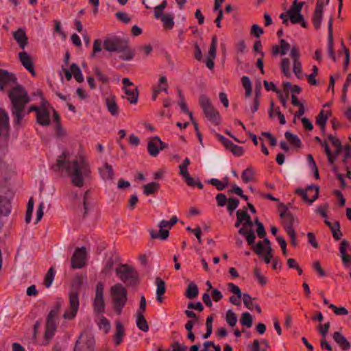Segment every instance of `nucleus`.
Returning <instances> with one entry per match:
<instances>
[{"label":"nucleus","mask_w":351,"mask_h":351,"mask_svg":"<svg viewBox=\"0 0 351 351\" xmlns=\"http://www.w3.org/2000/svg\"><path fill=\"white\" fill-rule=\"evenodd\" d=\"M125 335L124 328L120 321L116 322V332L114 336V343L119 346L123 341Z\"/></svg>","instance_id":"obj_28"},{"label":"nucleus","mask_w":351,"mask_h":351,"mask_svg":"<svg viewBox=\"0 0 351 351\" xmlns=\"http://www.w3.org/2000/svg\"><path fill=\"white\" fill-rule=\"evenodd\" d=\"M125 93L128 97L127 99L130 101V104H135L138 102V91L137 87H135L132 89L130 88H127L124 89Z\"/></svg>","instance_id":"obj_31"},{"label":"nucleus","mask_w":351,"mask_h":351,"mask_svg":"<svg viewBox=\"0 0 351 351\" xmlns=\"http://www.w3.org/2000/svg\"><path fill=\"white\" fill-rule=\"evenodd\" d=\"M243 88L245 90V97H250L252 94V84L247 76H243L241 78Z\"/></svg>","instance_id":"obj_42"},{"label":"nucleus","mask_w":351,"mask_h":351,"mask_svg":"<svg viewBox=\"0 0 351 351\" xmlns=\"http://www.w3.org/2000/svg\"><path fill=\"white\" fill-rule=\"evenodd\" d=\"M281 70L283 74L289 77L291 75L290 60L288 58H283L281 61Z\"/></svg>","instance_id":"obj_45"},{"label":"nucleus","mask_w":351,"mask_h":351,"mask_svg":"<svg viewBox=\"0 0 351 351\" xmlns=\"http://www.w3.org/2000/svg\"><path fill=\"white\" fill-rule=\"evenodd\" d=\"M191 164L190 160L186 158L184 162L179 165L180 175L184 179L186 184L189 186H195V181L189 175L188 172V167Z\"/></svg>","instance_id":"obj_19"},{"label":"nucleus","mask_w":351,"mask_h":351,"mask_svg":"<svg viewBox=\"0 0 351 351\" xmlns=\"http://www.w3.org/2000/svg\"><path fill=\"white\" fill-rule=\"evenodd\" d=\"M230 151L236 156H241L243 153L244 150L243 147L239 146L237 145L233 144L232 147H230Z\"/></svg>","instance_id":"obj_54"},{"label":"nucleus","mask_w":351,"mask_h":351,"mask_svg":"<svg viewBox=\"0 0 351 351\" xmlns=\"http://www.w3.org/2000/svg\"><path fill=\"white\" fill-rule=\"evenodd\" d=\"M117 18L123 23H129L131 21L130 17L128 14L123 12H118L115 14Z\"/></svg>","instance_id":"obj_52"},{"label":"nucleus","mask_w":351,"mask_h":351,"mask_svg":"<svg viewBox=\"0 0 351 351\" xmlns=\"http://www.w3.org/2000/svg\"><path fill=\"white\" fill-rule=\"evenodd\" d=\"M349 247L350 243L347 241L343 240L341 242L339 251L342 258L343 264L346 267H348V265L351 263V256L346 254V250L348 249L349 250Z\"/></svg>","instance_id":"obj_23"},{"label":"nucleus","mask_w":351,"mask_h":351,"mask_svg":"<svg viewBox=\"0 0 351 351\" xmlns=\"http://www.w3.org/2000/svg\"><path fill=\"white\" fill-rule=\"evenodd\" d=\"M293 71L294 73L295 74V75L298 78L301 77L300 74L302 73V64H301V62H300V60L293 61Z\"/></svg>","instance_id":"obj_63"},{"label":"nucleus","mask_w":351,"mask_h":351,"mask_svg":"<svg viewBox=\"0 0 351 351\" xmlns=\"http://www.w3.org/2000/svg\"><path fill=\"white\" fill-rule=\"evenodd\" d=\"M136 326L143 332L149 330V325L143 314H136Z\"/></svg>","instance_id":"obj_36"},{"label":"nucleus","mask_w":351,"mask_h":351,"mask_svg":"<svg viewBox=\"0 0 351 351\" xmlns=\"http://www.w3.org/2000/svg\"><path fill=\"white\" fill-rule=\"evenodd\" d=\"M294 222V217L291 213H289L287 217L284 219V227L286 232H289V230H294L293 228Z\"/></svg>","instance_id":"obj_40"},{"label":"nucleus","mask_w":351,"mask_h":351,"mask_svg":"<svg viewBox=\"0 0 351 351\" xmlns=\"http://www.w3.org/2000/svg\"><path fill=\"white\" fill-rule=\"evenodd\" d=\"M226 320L229 326L233 327L237 322V315L232 310H228L226 312Z\"/></svg>","instance_id":"obj_43"},{"label":"nucleus","mask_w":351,"mask_h":351,"mask_svg":"<svg viewBox=\"0 0 351 351\" xmlns=\"http://www.w3.org/2000/svg\"><path fill=\"white\" fill-rule=\"evenodd\" d=\"M250 32L255 37L259 38L263 34V29L259 25L254 24L252 26Z\"/></svg>","instance_id":"obj_56"},{"label":"nucleus","mask_w":351,"mask_h":351,"mask_svg":"<svg viewBox=\"0 0 351 351\" xmlns=\"http://www.w3.org/2000/svg\"><path fill=\"white\" fill-rule=\"evenodd\" d=\"M332 18L330 17L328 21V52L329 57L334 61L336 62V57L334 52V40H333V33H332Z\"/></svg>","instance_id":"obj_20"},{"label":"nucleus","mask_w":351,"mask_h":351,"mask_svg":"<svg viewBox=\"0 0 351 351\" xmlns=\"http://www.w3.org/2000/svg\"><path fill=\"white\" fill-rule=\"evenodd\" d=\"M303 5V2L298 3L297 0H295L291 8L287 11V14L289 15L292 23H300L302 27L306 28L308 23L304 21V16L301 14Z\"/></svg>","instance_id":"obj_12"},{"label":"nucleus","mask_w":351,"mask_h":351,"mask_svg":"<svg viewBox=\"0 0 351 351\" xmlns=\"http://www.w3.org/2000/svg\"><path fill=\"white\" fill-rule=\"evenodd\" d=\"M328 208V204H325L324 205L319 206L315 212L317 214L321 215L322 217L326 218L327 217V213L326 210Z\"/></svg>","instance_id":"obj_61"},{"label":"nucleus","mask_w":351,"mask_h":351,"mask_svg":"<svg viewBox=\"0 0 351 351\" xmlns=\"http://www.w3.org/2000/svg\"><path fill=\"white\" fill-rule=\"evenodd\" d=\"M330 322H327L324 324V325L319 326V332L320 335L322 337V339H326V335L328 332V330L330 328Z\"/></svg>","instance_id":"obj_62"},{"label":"nucleus","mask_w":351,"mask_h":351,"mask_svg":"<svg viewBox=\"0 0 351 351\" xmlns=\"http://www.w3.org/2000/svg\"><path fill=\"white\" fill-rule=\"evenodd\" d=\"M329 308L334 311V313L337 315H346L348 314V311L343 306L337 307L335 305L330 304Z\"/></svg>","instance_id":"obj_50"},{"label":"nucleus","mask_w":351,"mask_h":351,"mask_svg":"<svg viewBox=\"0 0 351 351\" xmlns=\"http://www.w3.org/2000/svg\"><path fill=\"white\" fill-rule=\"evenodd\" d=\"M331 114V112L330 110L325 111L324 110H321L316 117V124L321 128L322 131L325 130V127L327 123V121L329 118V116Z\"/></svg>","instance_id":"obj_26"},{"label":"nucleus","mask_w":351,"mask_h":351,"mask_svg":"<svg viewBox=\"0 0 351 351\" xmlns=\"http://www.w3.org/2000/svg\"><path fill=\"white\" fill-rule=\"evenodd\" d=\"M228 290L236 295H238L239 297H241L243 295L240 288L237 285L230 282L228 284Z\"/></svg>","instance_id":"obj_55"},{"label":"nucleus","mask_w":351,"mask_h":351,"mask_svg":"<svg viewBox=\"0 0 351 351\" xmlns=\"http://www.w3.org/2000/svg\"><path fill=\"white\" fill-rule=\"evenodd\" d=\"M13 37L20 47L23 49H25L28 40L25 32L23 29L19 28L13 33Z\"/></svg>","instance_id":"obj_24"},{"label":"nucleus","mask_w":351,"mask_h":351,"mask_svg":"<svg viewBox=\"0 0 351 351\" xmlns=\"http://www.w3.org/2000/svg\"><path fill=\"white\" fill-rule=\"evenodd\" d=\"M208 183L215 186L219 191H222L227 186V184L223 183V182L217 178H211L210 180H208Z\"/></svg>","instance_id":"obj_48"},{"label":"nucleus","mask_w":351,"mask_h":351,"mask_svg":"<svg viewBox=\"0 0 351 351\" xmlns=\"http://www.w3.org/2000/svg\"><path fill=\"white\" fill-rule=\"evenodd\" d=\"M167 80L165 76H161L158 82V88L160 91L167 93Z\"/></svg>","instance_id":"obj_53"},{"label":"nucleus","mask_w":351,"mask_h":351,"mask_svg":"<svg viewBox=\"0 0 351 351\" xmlns=\"http://www.w3.org/2000/svg\"><path fill=\"white\" fill-rule=\"evenodd\" d=\"M332 338L342 351H347L351 348L350 343L340 332H335Z\"/></svg>","instance_id":"obj_22"},{"label":"nucleus","mask_w":351,"mask_h":351,"mask_svg":"<svg viewBox=\"0 0 351 351\" xmlns=\"http://www.w3.org/2000/svg\"><path fill=\"white\" fill-rule=\"evenodd\" d=\"M70 154L67 151L58 156L56 163L53 166L55 171H64L71 178V182L75 186L81 188L84 184V180L90 177L91 169L87 159L80 156L70 161Z\"/></svg>","instance_id":"obj_1"},{"label":"nucleus","mask_w":351,"mask_h":351,"mask_svg":"<svg viewBox=\"0 0 351 351\" xmlns=\"http://www.w3.org/2000/svg\"><path fill=\"white\" fill-rule=\"evenodd\" d=\"M17 85L16 75L7 70L0 69V90H4Z\"/></svg>","instance_id":"obj_15"},{"label":"nucleus","mask_w":351,"mask_h":351,"mask_svg":"<svg viewBox=\"0 0 351 351\" xmlns=\"http://www.w3.org/2000/svg\"><path fill=\"white\" fill-rule=\"evenodd\" d=\"M108 110L112 116H117L119 114V107L113 97L107 98L106 100Z\"/></svg>","instance_id":"obj_35"},{"label":"nucleus","mask_w":351,"mask_h":351,"mask_svg":"<svg viewBox=\"0 0 351 351\" xmlns=\"http://www.w3.org/2000/svg\"><path fill=\"white\" fill-rule=\"evenodd\" d=\"M84 276L76 275L71 283V289L69 293V308L63 314V317L68 319H73L79 308V292L83 283Z\"/></svg>","instance_id":"obj_3"},{"label":"nucleus","mask_w":351,"mask_h":351,"mask_svg":"<svg viewBox=\"0 0 351 351\" xmlns=\"http://www.w3.org/2000/svg\"><path fill=\"white\" fill-rule=\"evenodd\" d=\"M199 106L207 119L215 125L220 122V115L218 111L213 107L210 99L205 95H202L199 99Z\"/></svg>","instance_id":"obj_7"},{"label":"nucleus","mask_w":351,"mask_h":351,"mask_svg":"<svg viewBox=\"0 0 351 351\" xmlns=\"http://www.w3.org/2000/svg\"><path fill=\"white\" fill-rule=\"evenodd\" d=\"M323 14L315 12L313 13L312 17V23L316 29H319L321 27L322 21Z\"/></svg>","instance_id":"obj_46"},{"label":"nucleus","mask_w":351,"mask_h":351,"mask_svg":"<svg viewBox=\"0 0 351 351\" xmlns=\"http://www.w3.org/2000/svg\"><path fill=\"white\" fill-rule=\"evenodd\" d=\"M254 275L257 280H258L259 283L261 285H265L267 283L266 278L261 274L260 269L258 267L254 268Z\"/></svg>","instance_id":"obj_59"},{"label":"nucleus","mask_w":351,"mask_h":351,"mask_svg":"<svg viewBox=\"0 0 351 351\" xmlns=\"http://www.w3.org/2000/svg\"><path fill=\"white\" fill-rule=\"evenodd\" d=\"M155 283L156 285V300L159 303H162V295L166 291L165 282L160 277H157Z\"/></svg>","instance_id":"obj_25"},{"label":"nucleus","mask_w":351,"mask_h":351,"mask_svg":"<svg viewBox=\"0 0 351 351\" xmlns=\"http://www.w3.org/2000/svg\"><path fill=\"white\" fill-rule=\"evenodd\" d=\"M103 45L107 51L122 52L127 49L128 43L117 36L111 35L105 38Z\"/></svg>","instance_id":"obj_8"},{"label":"nucleus","mask_w":351,"mask_h":351,"mask_svg":"<svg viewBox=\"0 0 351 351\" xmlns=\"http://www.w3.org/2000/svg\"><path fill=\"white\" fill-rule=\"evenodd\" d=\"M8 95L11 101L10 112L13 117V123L15 127H21L27 114L25 106L30 102V97L25 88L19 84L11 88Z\"/></svg>","instance_id":"obj_2"},{"label":"nucleus","mask_w":351,"mask_h":351,"mask_svg":"<svg viewBox=\"0 0 351 351\" xmlns=\"http://www.w3.org/2000/svg\"><path fill=\"white\" fill-rule=\"evenodd\" d=\"M95 341L88 331L82 332L75 342L73 351H94Z\"/></svg>","instance_id":"obj_9"},{"label":"nucleus","mask_w":351,"mask_h":351,"mask_svg":"<svg viewBox=\"0 0 351 351\" xmlns=\"http://www.w3.org/2000/svg\"><path fill=\"white\" fill-rule=\"evenodd\" d=\"M239 204V199L234 197H230L227 202V210L232 213L238 207Z\"/></svg>","instance_id":"obj_47"},{"label":"nucleus","mask_w":351,"mask_h":351,"mask_svg":"<svg viewBox=\"0 0 351 351\" xmlns=\"http://www.w3.org/2000/svg\"><path fill=\"white\" fill-rule=\"evenodd\" d=\"M60 308V304H57L48 314L46 320L45 334L43 337L44 345H48L55 335V332L57 328L55 318L58 314Z\"/></svg>","instance_id":"obj_6"},{"label":"nucleus","mask_w":351,"mask_h":351,"mask_svg":"<svg viewBox=\"0 0 351 351\" xmlns=\"http://www.w3.org/2000/svg\"><path fill=\"white\" fill-rule=\"evenodd\" d=\"M104 289L103 283L101 282H99L96 285L95 296L93 304L94 311L99 314H101L105 311Z\"/></svg>","instance_id":"obj_14"},{"label":"nucleus","mask_w":351,"mask_h":351,"mask_svg":"<svg viewBox=\"0 0 351 351\" xmlns=\"http://www.w3.org/2000/svg\"><path fill=\"white\" fill-rule=\"evenodd\" d=\"M236 215L237 218L243 223L249 215L246 209L238 210L236 213Z\"/></svg>","instance_id":"obj_64"},{"label":"nucleus","mask_w":351,"mask_h":351,"mask_svg":"<svg viewBox=\"0 0 351 351\" xmlns=\"http://www.w3.org/2000/svg\"><path fill=\"white\" fill-rule=\"evenodd\" d=\"M226 196L223 193H219L216 196V201L217 202L218 206L223 207L228 202Z\"/></svg>","instance_id":"obj_57"},{"label":"nucleus","mask_w":351,"mask_h":351,"mask_svg":"<svg viewBox=\"0 0 351 351\" xmlns=\"http://www.w3.org/2000/svg\"><path fill=\"white\" fill-rule=\"evenodd\" d=\"M254 172L252 167L245 169L241 173V179L245 183H248L253 180Z\"/></svg>","instance_id":"obj_39"},{"label":"nucleus","mask_w":351,"mask_h":351,"mask_svg":"<svg viewBox=\"0 0 351 351\" xmlns=\"http://www.w3.org/2000/svg\"><path fill=\"white\" fill-rule=\"evenodd\" d=\"M113 266H114V261H113L112 258H109L107 260V261L104 265V267L102 269L101 273L103 274H104L105 276L110 274Z\"/></svg>","instance_id":"obj_51"},{"label":"nucleus","mask_w":351,"mask_h":351,"mask_svg":"<svg viewBox=\"0 0 351 351\" xmlns=\"http://www.w3.org/2000/svg\"><path fill=\"white\" fill-rule=\"evenodd\" d=\"M178 221V219L176 216H173L170 221L162 220L159 223L160 230L158 232L154 230H149L151 238L153 239H160L161 240H166L169 235V232L168 230L164 228H168L170 229Z\"/></svg>","instance_id":"obj_11"},{"label":"nucleus","mask_w":351,"mask_h":351,"mask_svg":"<svg viewBox=\"0 0 351 351\" xmlns=\"http://www.w3.org/2000/svg\"><path fill=\"white\" fill-rule=\"evenodd\" d=\"M94 74L99 82L106 84L108 82V77L104 74L98 67L94 69Z\"/></svg>","instance_id":"obj_49"},{"label":"nucleus","mask_w":351,"mask_h":351,"mask_svg":"<svg viewBox=\"0 0 351 351\" xmlns=\"http://www.w3.org/2000/svg\"><path fill=\"white\" fill-rule=\"evenodd\" d=\"M32 112H36V121L38 124L42 126H47L50 124L51 120L48 109H45L44 107H38V106L32 105L27 110L26 114H29Z\"/></svg>","instance_id":"obj_13"},{"label":"nucleus","mask_w":351,"mask_h":351,"mask_svg":"<svg viewBox=\"0 0 351 351\" xmlns=\"http://www.w3.org/2000/svg\"><path fill=\"white\" fill-rule=\"evenodd\" d=\"M110 295L113 309L119 315L127 303L128 291L122 284L117 283L111 287Z\"/></svg>","instance_id":"obj_5"},{"label":"nucleus","mask_w":351,"mask_h":351,"mask_svg":"<svg viewBox=\"0 0 351 351\" xmlns=\"http://www.w3.org/2000/svg\"><path fill=\"white\" fill-rule=\"evenodd\" d=\"M116 276L128 287L139 283V275L136 269L128 264H120L115 269Z\"/></svg>","instance_id":"obj_4"},{"label":"nucleus","mask_w":351,"mask_h":351,"mask_svg":"<svg viewBox=\"0 0 351 351\" xmlns=\"http://www.w3.org/2000/svg\"><path fill=\"white\" fill-rule=\"evenodd\" d=\"M9 116L8 112L0 108V149L8 145L9 136Z\"/></svg>","instance_id":"obj_10"},{"label":"nucleus","mask_w":351,"mask_h":351,"mask_svg":"<svg viewBox=\"0 0 351 351\" xmlns=\"http://www.w3.org/2000/svg\"><path fill=\"white\" fill-rule=\"evenodd\" d=\"M217 39L216 36H213L212 38L210 46L208 50V54L207 57L215 58H216Z\"/></svg>","instance_id":"obj_44"},{"label":"nucleus","mask_w":351,"mask_h":351,"mask_svg":"<svg viewBox=\"0 0 351 351\" xmlns=\"http://www.w3.org/2000/svg\"><path fill=\"white\" fill-rule=\"evenodd\" d=\"M143 193L146 195H150L154 194L160 189V184L156 182H152L147 184H145L143 186Z\"/></svg>","instance_id":"obj_33"},{"label":"nucleus","mask_w":351,"mask_h":351,"mask_svg":"<svg viewBox=\"0 0 351 351\" xmlns=\"http://www.w3.org/2000/svg\"><path fill=\"white\" fill-rule=\"evenodd\" d=\"M199 289L197 285L194 282H191L186 289L185 297L188 299H194L197 297Z\"/></svg>","instance_id":"obj_29"},{"label":"nucleus","mask_w":351,"mask_h":351,"mask_svg":"<svg viewBox=\"0 0 351 351\" xmlns=\"http://www.w3.org/2000/svg\"><path fill=\"white\" fill-rule=\"evenodd\" d=\"M263 84H264L265 89L267 91L272 90L276 93H280V90L277 88V87L276 86V85L274 84V82H269L267 80H264Z\"/></svg>","instance_id":"obj_60"},{"label":"nucleus","mask_w":351,"mask_h":351,"mask_svg":"<svg viewBox=\"0 0 351 351\" xmlns=\"http://www.w3.org/2000/svg\"><path fill=\"white\" fill-rule=\"evenodd\" d=\"M55 276V270L53 267L49 268L48 270L44 280V285L46 287H49L53 280Z\"/></svg>","instance_id":"obj_41"},{"label":"nucleus","mask_w":351,"mask_h":351,"mask_svg":"<svg viewBox=\"0 0 351 351\" xmlns=\"http://www.w3.org/2000/svg\"><path fill=\"white\" fill-rule=\"evenodd\" d=\"M240 323L242 326L249 328H251L253 323V319L251 314L248 312L243 313L240 319Z\"/></svg>","instance_id":"obj_38"},{"label":"nucleus","mask_w":351,"mask_h":351,"mask_svg":"<svg viewBox=\"0 0 351 351\" xmlns=\"http://www.w3.org/2000/svg\"><path fill=\"white\" fill-rule=\"evenodd\" d=\"M99 171L103 180H112L114 177L112 167L107 162L99 169Z\"/></svg>","instance_id":"obj_27"},{"label":"nucleus","mask_w":351,"mask_h":351,"mask_svg":"<svg viewBox=\"0 0 351 351\" xmlns=\"http://www.w3.org/2000/svg\"><path fill=\"white\" fill-rule=\"evenodd\" d=\"M53 23H54V32L58 33L64 39L66 38V34L62 29L60 22L58 20H54Z\"/></svg>","instance_id":"obj_58"},{"label":"nucleus","mask_w":351,"mask_h":351,"mask_svg":"<svg viewBox=\"0 0 351 351\" xmlns=\"http://www.w3.org/2000/svg\"><path fill=\"white\" fill-rule=\"evenodd\" d=\"M163 23V27L166 29H171L174 26V16L171 13L164 14L160 19Z\"/></svg>","instance_id":"obj_32"},{"label":"nucleus","mask_w":351,"mask_h":351,"mask_svg":"<svg viewBox=\"0 0 351 351\" xmlns=\"http://www.w3.org/2000/svg\"><path fill=\"white\" fill-rule=\"evenodd\" d=\"M239 233L245 237V239L250 245H252L254 243L256 235L252 229L247 230L246 228L242 227L239 230Z\"/></svg>","instance_id":"obj_30"},{"label":"nucleus","mask_w":351,"mask_h":351,"mask_svg":"<svg viewBox=\"0 0 351 351\" xmlns=\"http://www.w3.org/2000/svg\"><path fill=\"white\" fill-rule=\"evenodd\" d=\"M70 69L72 72V75L77 82L81 83L84 81L82 71L77 64L73 63L71 65Z\"/></svg>","instance_id":"obj_37"},{"label":"nucleus","mask_w":351,"mask_h":351,"mask_svg":"<svg viewBox=\"0 0 351 351\" xmlns=\"http://www.w3.org/2000/svg\"><path fill=\"white\" fill-rule=\"evenodd\" d=\"M167 147L165 143L162 142L160 138L156 136L152 137L147 144V152L152 157H156L159 154V150H163Z\"/></svg>","instance_id":"obj_18"},{"label":"nucleus","mask_w":351,"mask_h":351,"mask_svg":"<svg viewBox=\"0 0 351 351\" xmlns=\"http://www.w3.org/2000/svg\"><path fill=\"white\" fill-rule=\"evenodd\" d=\"M285 136L286 139L290 143V144L293 147L297 148H300L302 147L301 140L297 135L287 131L285 133Z\"/></svg>","instance_id":"obj_34"},{"label":"nucleus","mask_w":351,"mask_h":351,"mask_svg":"<svg viewBox=\"0 0 351 351\" xmlns=\"http://www.w3.org/2000/svg\"><path fill=\"white\" fill-rule=\"evenodd\" d=\"M19 58L22 65L32 73V75H36L33 62L31 57L25 51H21L19 53Z\"/></svg>","instance_id":"obj_21"},{"label":"nucleus","mask_w":351,"mask_h":351,"mask_svg":"<svg viewBox=\"0 0 351 351\" xmlns=\"http://www.w3.org/2000/svg\"><path fill=\"white\" fill-rule=\"evenodd\" d=\"M319 188L316 185H311L307 188V191L297 189L295 193L302 197V199L311 204L319 197Z\"/></svg>","instance_id":"obj_16"},{"label":"nucleus","mask_w":351,"mask_h":351,"mask_svg":"<svg viewBox=\"0 0 351 351\" xmlns=\"http://www.w3.org/2000/svg\"><path fill=\"white\" fill-rule=\"evenodd\" d=\"M87 252L85 247H77L71 257V267L81 269L86 265Z\"/></svg>","instance_id":"obj_17"}]
</instances>
